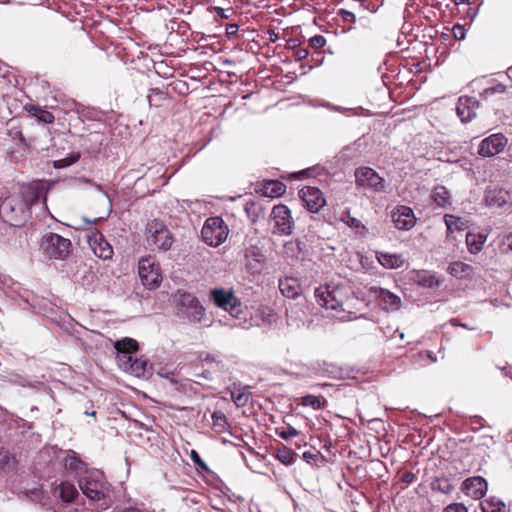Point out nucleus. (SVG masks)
Wrapping results in <instances>:
<instances>
[{"label": "nucleus", "mask_w": 512, "mask_h": 512, "mask_svg": "<svg viewBox=\"0 0 512 512\" xmlns=\"http://www.w3.org/2000/svg\"><path fill=\"white\" fill-rule=\"evenodd\" d=\"M315 298L318 305L326 309L352 312L358 297L350 285L338 284L333 287L321 286L315 289Z\"/></svg>", "instance_id": "1"}, {"label": "nucleus", "mask_w": 512, "mask_h": 512, "mask_svg": "<svg viewBox=\"0 0 512 512\" xmlns=\"http://www.w3.org/2000/svg\"><path fill=\"white\" fill-rule=\"evenodd\" d=\"M83 494L91 501L105 500L110 493V484L104 473L98 469H91L80 476L78 481Z\"/></svg>", "instance_id": "2"}, {"label": "nucleus", "mask_w": 512, "mask_h": 512, "mask_svg": "<svg viewBox=\"0 0 512 512\" xmlns=\"http://www.w3.org/2000/svg\"><path fill=\"white\" fill-rule=\"evenodd\" d=\"M31 212L25 202L17 195L5 198L0 203V216L11 226L19 227L30 218Z\"/></svg>", "instance_id": "3"}, {"label": "nucleus", "mask_w": 512, "mask_h": 512, "mask_svg": "<svg viewBox=\"0 0 512 512\" xmlns=\"http://www.w3.org/2000/svg\"><path fill=\"white\" fill-rule=\"evenodd\" d=\"M40 247L49 259L65 260L71 253L72 243L59 234L47 233L42 237Z\"/></svg>", "instance_id": "4"}, {"label": "nucleus", "mask_w": 512, "mask_h": 512, "mask_svg": "<svg viewBox=\"0 0 512 512\" xmlns=\"http://www.w3.org/2000/svg\"><path fill=\"white\" fill-rule=\"evenodd\" d=\"M229 229L221 217L208 218L201 230L203 241L212 247H218L225 242Z\"/></svg>", "instance_id": "5"}, {"label": "nucleus", "mask_w": 512, "mask_h": 512, "mask_svg": "<svg viewBox=\"0 0 512 512\" xmlns=\"http://www.w3.org/2000/svg\"><path fill=\"white\" fill-rule=\"evenodd\" d=\"M178 314L190 323H203L205 309L199 300L190 293H182L176 303Z\"/></svg>", "instance_id": "6"}, {"label": "nucleus", "mask_w": 512, "mask_h": 512, "mask_svg": "<svg viewBox=\"0 0 512 512\" xmlns=\"http://www.w3.org/2000/svg\"><path fill=\"white\" fill-rule=\"evenodd\" d=\"M146 240L148 246L167 251L171 248L173 238L170 231L159 221L153 220L146 226Z\"/></svg>", "instance_id": "7"}, {"label": "nucleus", "mask_w": 512, "mask_h": 512, "mask_svg": "<svg viewBox=\"0 0 512 512\" xmlns=\"http://www.w3.org/2000/svg\"><path fill=\"white\" fill-rule=\"evenodd\" d=\"M138 273L142 284L148 289L157 288L162 280L159 264L151 256L139 260Z\"/></svg>", "instance_id": "8"}, {"label": "nucleus", "mask_w": 512, "mask_h": 512, "mask_svg": "<svg viewBox=\"0 0 512 512\" xmlns=\"http://www.w3.org/2000/svg\"><path fill=\"white\" fill-rule=\"evenodd\" d=\"M273 223L272 233L277 235H290L293 229L291 210L284 204L275 205L270 213Z\"/></svg>", "instance_id": "9"}, {"label": "nucleus", "mask_w": 512, "mask_h": 512, "mask_svg": "<svg viewBox=\"0 0 512 512\" xmlns=\"http://www.w3.org/2000/svg\"><path fill=\"white\" fill-rule=\"evenodd\" d=\"M210 297L217 307L229 312L233 316L238 315L241 302L232 290L215 288L211 290Z\"/></svg>", "instance_id": "10"}, {"label": "nucleus", "mask_w": 512, "mask_h": 512, "mask_svg": "<svg viewBox=\"0 0 512 512\" xmlns=\"http://www.w3.org/2000/svg\"><path fill=\"white\" fill-rule=\"evenodd\" d=\"M355 182L358 187L375 192L384 191V179L370 167H360L355 171Z\"/></svg>", "instance_id": "11"}, {"label": "nucleus", "mask_w": 512, "mask_h": 512, "mask_svg": "<svg viewBox=\"0 0 512 512\" xmlns=\"http://www.w3.org/2000/svg\"><path fill=\"white\" fill-rule=\"evenodd\" d=\"M138 344L134 339L124 338L115 343V349L117 350V361L121 369L126 372L132 367L133 360L135 358L134 353L137 351Z\"/></svg>", "instance_id": "12"}, {"label": "nucleus", "mask_w": 512, "mask_h": 512, "mask_svg": "<svg viewBox=\"0 0 512 512\" xmlns=\"http://www.w3.org/2000/svg\"><path fill=\"white\" fill-rule=\"evenodd\" d=\"M507 145V138L502 133L492 134L480 142L478 154L492 157L501 153Z\"/></svg>", "instance_id": "13"}, {"label": "nucleus", "mask_w": 512, "mask_h": 512, "mask_svg": "<svg viewBox=\"0 0 512 512\" xmlns=\"http://www.w3.org/2000/svg\"><path fill=\"white\" fill-rule=\"evenodd\" d=\"M299 196L306 208L312 213L319 212L326 204L323 193L316 187L307 186L302 188L299 191Z\"/></svg>", "instance_id": "14"}, {"label": "nucleus", "mask_w": 512, "mask_h": 512, "mask_svg": "<svg viewBox=\"0 0 512 512\" xmlns=\"http://www.w3.org/2000/svg\"><path fill=\"white\" fill-rule=\"evenodd\" d=\"M87 238L90 248L98 258L103 260L112 258L113 248L98 230L94 229Z\"/></svg>", "instance_id": "15"}, {"label": "nucleus", "mask_w": 512, "mask_h": 512, "mask_svg": "<svg viewBox=\"0 0 512 512\" xmlns=\"http://www.w3.org/2000/svg\"><path fill=\"white\" fill-rule=\"evenodd\" d=\"M479 102L470 96H461L456 105V113L462 122L467 123L476 117Z\"/></svg>", "instance_id": "16"}, {"label": "nucleus", "mask_w": 512, "mask_h": 512, "mask_svg": "<svg viewBox=\"0 0 512 512\" xmlns=\"http://www.w3.org/2000/svg\"><path fill=\"white\" fill-rule=\"evenodd\" d=\"M370 291L380 300L381 305L387 311H398L401 308V298L387 289L372 286Z\"/></svg>", "instance_id": "17"}, {"label": "nucleus", "mask_w": 512, "mask_h": 512, "mask_svg": "<svg viewBox=\"0 0 512 512\" xmlns=\"http://www.w3.org/2000/svg\"><path fill=\"white\" fill-rule=\"evenodd\" d=\"M392 220L399 230H410L416 223L413 210L408 206H399L392 213Z\"/></svg>", "instance_id": "18"}, {"label": "nucleus", "mask_w": 512, "mask_h": 512, "mask_svg": "<svg viewBox=\"0 0 512 512\" xmlns=\"http://www.w3.org/2000/svg\"><path fill=\"white\" fill-rule=\"evenodd\" d=\"M486 203L494 207H510L512 205V193L503 188H489L485 194Z\"/></svg>", "instance_id": "19"}, {"label": "nucleus", "mask_w": 512, "mask_h": 512, "mask_svg": "<svg viewBox=\"0 0 512 512\" xmlns=\"http://www.w3.org/2000/svg\"><path fill=\"white\" fill-rule=\"evenodd\" d=\"M487 481L481 476L470 477L463 482L462 490L473 499H481L487 491Z\"/></svg>", "instance_id": "20"}, {"label": "nucleus", "mask_w": 512, "mask_h": 512, "mask_svg": "<svg viewBox=\"0 0 512 512\" xmlns=\"http://www.w3.org/2000/svg\"><path fill=\"white\" fill-rule=\"evenodd\" d=\"M53 496L65 503H70L78 496V490L74 484L62 481L58 485L54 486Z\"/></svg>", "instance_id": "21"}, {"label": "nucleus", "mask_w": 512, "mask_h": 512, "mask_svg": "<svg viewBox=\"0 0 512 512\" xmlns=\"http://www.w3.org/2000/svg\"><path fill=\"white\" fill-rule=\"evenodd\" d=\"M6 134L17 146H26V139L22 133V125L20 120L12 118L6 123Z\"/></svg>", "instance_id": "22"}, {"label": "nucleus", "mask_w": 512, "mask_h": 512, "mask_svg": "<svg viewBox=\"0 0 512 512\" xmlns=\"http://www.w3.org/2000/svg\"><path fill=\"white\" fill-rule=\"evenodd\" d=\"M279 289L283 296L290 299L297 298L301 292V286L299 284V281L293 277H286L285 279H280Z\"/></svg>", "instance_id": "23"}, {"label": "nucleus", "mask_w": 512, "mask_h": 512, "mask_svg": "<svg viewBox=\"0 0 512 512\" xmlns=\"http://www.w3.org/2000/svg\"><path fill=\"white\" fill-rule=\"evenodd\" d=\"M487 234L475 231H469L466 234L467 249L471 254L479 253L487 240Z\"/></svg>", "instance_id": "24"}, {"label": "nucleus", "mask_w": 512, "mask_h": 512, "mask_svg": "<svg viewBox=\"0 0 512 512\" xmlns=\"http://www.w3.org/2000/svg\"><path fill=\"white\" fill-rule=\"evenodd\" d=\"M448 273L459 279L470 278L474 274V268L467 263L455 261L449 264Z\"/></svg>", "instance_id": "25"}, {"label": "nucleus", "mask_w": 512, "mask_h": 512, "mask_svg": "<svg viewBox=\"0 0 512 512\" xmlns=\"http://www.w3.org/2000/svg\"><path fill=\"white\" fill-rule=\"evenodd\" d=\"M377 260L387 269H397L404 263V258L401 254L377 252Z\"/></svg>", "instance_id": "26"}, {"label": "nucleus", "mask_w": 512, "mask_h": 512, "mask_svg": "<svg viewBox=\"0 0 512 512\" xmlns=\"http://www.w3.org/2000/svg\"><path fill=\"white\" fill-rule=\"evenodd\" d=\"M229 391L231 398L237 407H244L248 404L251 396L249 387H240L234 384Z\"/></svg>", "instance_id": "27"}, {"label": "nucleus", "mask_w": 512, "mask_h": 512, "mask_svg": "<svg viewBox=\"0 0 512 512\" xmlns=\"http://www.w3.org/2000/svg\"><path fill=\"white\" fill-rule=\"evenodd\" d=\"M65 468L73 473L80 480V476L83 475L86 471H91L88 469L86 464L81 461L73 452L72 455H68L65 459Z\"/></svg>", "instance_id": "28"}, {"label": "nucleus", "mask_w": 512, "mask_h": 512, "mask_svg": "<svg viewBox=\"0 0 512 512\" xmlns=\"http://www.w3.org/2000/svg\"><path fill=\"white\" fill-rule=\"evenodd\" d=\"M41 195V190L36 186H26L22 188L21 195L18 196L25 202L26 207L30 210V207L39 201Z\"/></svg>", "instance_id": "29"}, {"label": "nucleus", "mask_w": 512, "mask_h": 512, "mask_svg": "<svg viewBox=\"0 0 512 512\" xmlns=\"http://www.w3.org/2000/svg\"><path fill=\"white\" fill-rule=\"evenodd\" d=\"M25 110L32 116L36 117L39 122L50 124L54 122V116L49 111L35 105H25Z\"/></svg>", "instance_id": "30"}, {"label": "nucleus", "mask_w": 512, "mask_h": 512, "mask_svg": "<svg viewBox=\"0 0 512 512\" xmlns=\"http://www.w3.org/2000/svg\"><path fill=\"white\" fill-rule=\"evenodd\" d=\"M432 198L440 207H446L451 204L450 193L446 187L438 185L432 192Z\"/></svg>", "instance_id": "31"}, {"label": "nucleus", "mask_w": 512, "mask_h": 512, "mask_svg": "<svg viewBox=\"0 0 512 512\" xmlns=\"http://www.w3.org/2000/svg\"><path fill=\"white\" fill-rule=\"evenodd\" d=\"M415 281L426 288L438 287L440 285L434 274L424 270L417 272Z\"/></svg>", "instance_id": "32"}, {"label": "nucleus", "mask_w": 512, "mask_h": 512, "mask_svg": "<svg viewBox=\"0 0 512 512\" xmlns=\"http://www.w3.org/2000/svg\"><path fill=\"white\" fill-rule=\"evenodd\" d=\"M444 221L447 227L448 237H450L455 231H461L464 229V222L457 216L446 214L444 216Z\"/></svg>", "instance_id": "33"}, {"label": "nucleus", "mask_w": 512, "mask_h": 512, "mask_svg": "<svg viewBox=\"0 0 512 512\" xmlns=\"http://www.w3.org/2000/svg\"><path fill=\"white\" fill-rule=\"evenodd\" d=\"M480 505L482 512H505V504L495 497L486 499Z\"/></svg>", "instance_id": "34"}, {"label": "nucleus", "mask_w": 512, "mask_h": 512, "mask_svg": "<svg viewBox=\"0 0 512 512\" xmlns=\"http://www.w3.org/2000/svg\"><path fill=\"white\" fill-rule=\"evenodd\" d=\"M431 489L433 491L440 492L442 494H450L454 489V485L447 478H437L431 483Z\"/></svg>", "instance_id": "35"}, {"label": "nucleus", "mask_w": 512, "mask_h": 512, "mask_svg": "<svg viewBox=\"0 0 512 512\" xmlns=\"http://www.w3.org/2000/svg\"><path fill=\"white\" fill-rule=\"evenodd\" d=\"M298 404L302 406L311 407L314 410H320L323 408L324 399L323 397L314 396V395H306L299 399H297Z\"/></svg>", "instance_id": "36"}, {"label": "nucleus", "mask_w": 512, "mask_h": 512, "mask_svg": "<svg viewBox=\"0 0 512 512\" xmlns=\"http://www.w3.org/2000/svg\"><path fill=\"white\" fill-rule=\"evenodd\" d=\"M129 373L136 377H144L148 373L147 360L135 357Z\"/></svg>", "instance_id": "37"}, {"label": "nucleus", "mask_w": 512, "mask_h": 512, "mask_svg": "<svg viewBox=\"0 0 512 512\" xmlns=\"http://www.w3.org/2000/svg\"><path fill=\"white\" fill-rule=\"evenodd\" d=\"M340 220L348 227L355 229L356 231L365 229V226L362 224V222L359 219L353 217L349 210L342 212Z\"/></svg>", "instance_id": "38"}, {"label": "nucleus", "mask_w": 512, "mask_h": 512, "mask_svg": "<svg viewBox=\"0 0 512 512\" xmlns=\"http://www.w3.org/2000/svg\"><path fill=\"white\" fill-rule=\"evenodd\" d=\"M302 251L301 242L291 240L284 244V254L290 258H298Z\"/></svg>", "instance_id": "39"}, {"label": "nucleus", "mask_w": 512, "mask_h": 512, "mask_svg": "<svg viewBox=\"0 0 512 512\" xmlns=\"http://www.w3.org/2000/svg\"><path fill=\"white\" fill-rule=\"evenodd\" d=\"M295 456L296 453L287 447L279 449L276 454V458L284 465L293 464Z\"/></svg>", "instance_id": "40"}, {"label": "nucleus", "mask_w": 512, "mask_h": 512, "mask_svg": "<svg viewBox=\"0 0 512 512\" xmlns=\"http://www.w3.org/2000/svg\"><path fill=\"white\" fill-rule=\"evenodd\" d=\"M80 158L79 153H71L68 157L55 161L56 168H66L74 164Z\"/></svg>", "instance_id": "41"}, {"label": "nucleus", "mask_w": 512, "mask_h": 512, "mask_svg": "<svg viewBox=\"0 0 512 512\" xmlns=\"http://www.w3.org/2000/svg\"><path fill=\"white\" fill-rule=\"evenodd\" d=\"M309 44L313 49H320L326 44V39L322 35H315L310 38Z\"/></svg>", "instance_id": "42"}, {"label": "nucleus", "mask_w": 512, "mask_h": 512, "mask_svg": "<svg viewBox=\"0 0 512 512\" xmlns=\"http://www.w3.org/2000/svg\"><path fill=\"white\" fill-rule=\"evenodd\" d=\"M299 434V431L296 430L294 427L292 426H288L286 429L284 430H281V431H278V435L279 437H281L282 439L284 440H287L291 437H295Z\"/></svg>", "instance_id": "43"}, {"label": "nucleus", "mask_w": 512, "mask_h": 512, "mask_svg": "<svg viewBox=\"0 0 512 512\" xmlns=\"http://www.w3.org/2000/svg\"><path fill=\"white\" fill-rule=\"evenodd\" d=\"M213 425L223 427L226 423V416L221 411H215L212 414Z\"/></svg>", "instance_id": "44"}, {"label": "nucleus", "mask_w": 512, "mask_h": 512, "mask_svg": "<svg viewBox=\"0 0 512 512\" xmlns=\"http://www.w3.org/2000/svg\"><path fill=\"white\" fill-rule=\"evenodd\" d=\"M190 457L196 466H198L202 470H208L207 464L201 459V457L195 450H191Z\"/></svg>", "instance_id": "45"}, {"label": "nucleus", "mask_w": 512, "mask_h": 512, "mask_svg": "<svg viewBox=\"0 0 512 512\" xmlns=\"http://www.w3.org/2000/svg\"><path fill=\"white\" fill-rule=\"evenodd\" d=\"M337 14L342 18L345 22L355 23L356 22V16L353 12L340 9Z\"/></svg>", "instance_id": "46"}, {"label": "nucleus", "mask_w": 512, "mask_h": 512, "mask_svg": "<svg viewBox=\"0 0 512 512\" xmlns=\"http://www.w3.org/2000/svg\"><path fill=\"white\" fill-rule=\"evenodd\" d=\"M213 9L216 15L221 19H229L233 14L232 9H224L221 7H214Z\"/></svg>", "instance_id": "47"}, {"label": "nucleus", "mask_w": 512, "mask_h": 512, "mask_svg": "<svg viewBox=\"0 0 512 512\" xmlns=\"http://www.w3.org/2000/svg\"><path fill=\"white\" fill-rule=\"evenodd\" d=\"M444 512H468V510L462 503H452L445 508Z\"/></svg>", "instance_id": "48"}, {"label": "nucleus", "mask_w": 512, "mask_h": 512, "mask_svg": "<svg viewBox=\"0 0 512 512\" xmlns=\"http://www.w3.org/2000/svg\"><path fill=\"white\" fill-rule=\"evenodd\" d=\"M501 248L504 252H512V233L505 236L501 242Z\"/></svg>", "instance_id": "49"}, {"label": "nucleus", "mask_w": 512, "mask_h": 512, "mask_svg": "<svg viewBox=\"0 0 512 512\" xmlns=\"http://www.w3.org/2000/svg\"><path fill=\"white\" fill-rule=\"evenodd\" d=\"M273 186L272 193L279 196L285 192V186L281 182H271Z\"/></svg>", "instance_id": "50"}, {"label": "nucleus", "mask_w": 512, "mask_h": 512, "mask_svg": "<svg viewBox=\"0 0 512 512\" xmlns=\"http://www.w3.org/2000/svg\"><path fill=\"white\" fill-rule=\"evenodd\" d=\"M504 92H505V86L502 84H497L494 87L486 90V94H497V93H504Z\"/></svg>", "instance_id": "51"}, {"label": "nucleus", "mask_w": 512, "mask_h": 512, "mask_svg": "<svg viewBox=\"0 0 512 512\" xmlns=\"http://www.w3.org/2000/svg\"><path fill=\"white\" fill-rule=\"evenodd\" d=\"M453 33H454V36L457 38V39H463L465 37V30L462 26L460 25H456L454 26L453 28Z\"/></svg>", "instance_id": "52"}, {"label": "nucleus", "mask_w": 512, "mask_h": 512, "mask_svg": "<svg viewBox=\"0 0 512 512\" xmlns=\"http://www.w3.org/2000/svg\"><path fill=\"white\" fill-rule=\"evenodd\" d=\"M238 30H239V26L235 23H230L226 26V33L229 36L237 34Z\"/></svg>", "instance_id": "53"}, {"label": "nucleus", "mask_w": 512, "mask_h": 512, "mask_svg": "<svg viewBox=\"0 0 512 512\" xmlns=\"http://www.w3.org/2000/svg\"><path fill=\"white\" fill-rule=\"evenodd\" d=\"M204 362L206 363H210V364H215V367L217 369H220L222 367V364L220 361H216L215 357L212 356V355H206V357L203 359Z\"/></svg>", "instance_id": "54"}, {"label": "nucleus", "mask_w": 512, "mask_h": 512, "mask_svg": "<svg viewBox=\"0 0 512 512\" xmlns=\"http://www.w3.org/2000/svg\"><path fill=\"white\" fill-rule=\"evenodd\" d=\"M158 374L161 377L169 379L172 383H177V380L174 377L175 374L173 372H167V371L161 370V371L158 372Z\"/></svg>", "instance_id": "55"}, {"label": "nucleus", "mask_w": 512, "mask_h": 512, "mask_svg": "<svg viewBox=\"0 0 512 512\" xmlns=\"http://www.w3.org/2000/svg\"><path fill=\"white\" fill-rule=\"evenodd\" d=\"M153 94L159 96L160 98H163V92L161 90H159L158 88L150 89V93L147 96L150 106L152 105V95Z\"/></svg>", "instance_id": "56"}, {"label": "nucleus", "mask_w": 512, "mask_h": 512, "mask_svg": "<svg viewBox=\"0 0 512 512\" xmlns=\"http://www.w3.org/2000/svg\"><path fill=\"white\" fill-rule=\"evenodd\" d=\"M322 106L326 107V108H329V109H332L334 111H338V112H344V111L347 110V109H344V108L339 107V106L331 105L330 103H324V104H322Z\"/></svg>", "instance_id": "57"}, {"label": "nucleus", "mask_w": 512, "mask_h": 512, "mask_svg": "<svg viewBox=\"0 0 512 512\" xmlns=\"http://www.w3.org/2000/svg\"><path fill=\"white\" fill-rule=\"evenodd\" d=\"M316 457L315 454L313 453H310V452H304L303 453V458L307 461V462H310L311 460H314Z\"/></svg>", "instance_id": "58"}, {"label": "nucleus", "mask_w": 512, "mask_h": 512, "mask_svg": "<svg viewBox=\"0 0 512 512\" xmlns=\"http://www.w3.org/2000/svg\"><path fill=\"white\" fill-rule=\"evenodd\" d=\"M307 55H308V51L305 50V49H300V50L297 51V57L300 60L306 58Z\"/></svg>", "instance_id": "59"}, {"label": "nucleus", "mask_w": 512, "mask_h": 512, "mask_svg": "<svg viewBox=\"0 0 512 512\" xmlns=\"http://www.w3.org/2000/svg\"><path fill=\"white\" fill-rule=\"evenodd\" d=\"M122 512H141V510H139L138 508L129 507L124 509Z\"/></svg>", "instance_id": "60"}, {"label": "nucleus", "mask_w": 512, "mask_h": 512, "mask_svg": "<svg viewBox=\"0 0 512 512\" xmlns=\"http://www.w3.org/2000/svg\"><path fill=\"white\" fill-rule=\"evenodd\" d=\"M413 477H414V475H413L412 473H406V474L404 475V480H405L406 482H410V481H411V479H412Z\"/></svg>", "instance_id": "61"}, {"label": "nucleus", "mask_w": 512, "mask_h": 512, "mask_svg": "<svg viewBox=\"0 0 512 512\" xmlns=\"http://www.w3.org/2000/svg\"><path fill=\"white\" fill-rule=\"evenodd\" d=\"M450 323H451V325H453V326H460V325H461V322H460L458 319H455V318H454V319H451V320H450Z\"/></svg>", "instance_id": "62"}, {"label": "nucleus", "mask_w": 512, "mask_h": 512, "mask_svg": "<svg viewBox=\"0 0 512 512\" xmlns=\"http://www.w3.org/2000/svg\"><path fill=\"white\" fill-rule=\"evenodd\" d=\"M203 377L205 379H210L211 378V372L210 371H205L203 372Z\"/></svg>", "instance_id": "63"}, {"label": "nucleus", "mask_w": 512, "mask_h": 512, "mask_svg": "<svg viewBox=\"0 0 512 512\" xmlns=\"http://www.w3.org/2000/svg\"><path fill=\"white\" fill-rule=\"evenodd\" d=\"M85 414L89 415V416H96V411H91V412L86 411Z\"/></svg>", "instance_id": "64"}]
</instances>
